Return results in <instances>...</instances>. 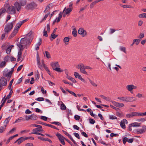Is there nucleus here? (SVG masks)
<instances>
[{"instance_id":"f03ea898","label":"nucleus","mask_w":146,"mask_h":146,"mask_svg":"<svg viewBox=\"0 0 146 146\" xmlns=\"http://www.w3.org/2000/svg\"><path fill=\"white\" fill-rule=\"evenodd\" d=\"M50 65L51 66L53 69L58 72H61L63 71V70H61L59 67L58 62H52L50 64Z\"/></svg>"},{"instance_id":"5fc2aeb1","label":"nucleus","mask_w":146,"mask_h":146,"mask_svg":"<svg viewBox=\"0 0 146 146\" xmlns=\"http://www.w3.org/2000/svg\"><path fill=\"white\" fill-rule=\"evenodd\" d=\"M89 122L90 123L92 124H94L95 122V121L94 119L91 118L90 119Z\"/></svg>"},{"instance_id":"ddd939ff","label":"nucleus","mask_w":146,"mask_h":146,"mask_svg":"<svg viewBox=\"0 0 146 146\" xmlns=\"http://www.w3.org/2000/svg\"><path fill=\"white\" fill-rule=\"evenodd\" d=\"M23 49H22L21 48H19L18 54L17 61H19L22 58V51Z\"/></svg>"},{"instance_id":"69168bd1","label":"nucleus","mask_w":146,"mask_h":146,"mask_svg":"<svg viewBox=\"0 0 146 146\" xmlns=\"http://www.w3.org/2000/svg\"><path fill=\"white\" fill-rule=\"evenodd\" d=\"M25 113L26 114H29L31 113L32 112L29 109H27L25 111Z\"/></svg>"},{"instance_id":"0e129e2a","label":"nucleus","mask_w":146,"mask_h":146,"mask_svg":"<svg viewBox=\"0 0 146 146\" xmlns=\"http://www.w3.org/2000/svg\"><path fill=\"white\" fill-rule=\"evenodd\" d=\"M23 66V65H22L20 66H19L17 68V71L18 72L19 71L22 69V68Z\"/></svg>"},{"instance_id":"6ab92c4d","label":"nucleus","mask_w":146,"mask_h":146,"mask_svg":"<svg viewBox=\"0 0 146 146\" xmlns=\"http://www.w3.org/2000/svg\"><path fill=\"white\" fill-rule=\"evenodd\" d=\"M52 7V4H49L47 7H46L45 10L44 11V13H46V11H48H48H49L51 7Z\"/></svg>"},{"instance_id":"c756f323","label":"nucleus","mask_w":146,"mask_h":146,"mask_svg":"<svg viewBox=\"0 0 146 146\" xmlns=\"http://www.w3.org/2000/svg\"><path fill=\"white\" fill-rule=\"evenodd\" d=\"M26 3V2L25 0H21L20 1V5L21 6L25 5Z\"/></svg>"},{"instance_id":"5701e85b","label":"nucleus","mask_w":146,"mask_h":146,"mask_svg":"<svg viewBox=\"0 0 146 146\" xmlns=\"http://www.w3.org/2000/svg\"><path fill=\"white\" fill-rule=\"evenodd\" d=\"M62 13H63L60 12L59 14L58 18L56 19V20L57 19L56 22L57 23L60 21V19L62 16Z\"/></svg>"},{"instance_id":"79ce46f5","label":"nucleus","mask_w":146,"mask_h":146,"mask_svg":"<svg viewBox=\"0 0 146 146\" xmlns=\"http://www.w3.org/2000/svg\"><path fill=\"white\" fill-rule=\"evenodd\" d=\"M139 17L140 18L144 17L146 18V13L140 14L139 15Z\"/></svg>"},{"instance_id":"09e8293b","label":"nucleus","mask_w":146,"mask_h":146,"mask_svg":"<svg viewBox=\"0 0 146 146\" xmlns=\"http://www.w3.org/2000/svg\"><path fill=\"white\" fill-rule=\"evenodd\" d=\"M11 46L9 47L6 50V53L7 54H9L11 51Z\"/></svg>"},{"instance_id":"4d7b16f0","label":"nucleus","mask_w":146,"mask_h":146,"mask_svg":"<svg viewBox=\"0 0 146 146\" xmlns=\"http://www.w3.org/2000/svg\"><path fill=\"white\" fill-rule=\"evenodd\" d=\"M39 78V74L38 72L36 75L35 76V80H38Z\"/></svg>"},{"instance_id":"4468645a","label":"nucleus","mask_w":146,"mask_h":146,"mask_svg":"<svg viewBox=\"0 0 146 146\" xmlns=\"http://www.w3.org/2000/svg\"><path fill=\"white\" fill-rule=\"evenodd\" d=\"M127 120L125 119H124L121 121L120 125L122 128L124 129L125 127V124H127Z\"/></svg>"},{"instance_id":"cd10ccee","label":"nucleus","mask_w":146,"mask_h":146,"mask_svg":"<svg viewBox=\"0 0 146 146\" xmlns=\"http://www.w3.org/2000/svg\"><path fill=\"white\" fill-rule=\"evenodd\" d=\"M16 131V128L14 127L11 129L8 133H7V135L12 134Z\"/></svg>"},{"instance_id":"f704fd0d","label":"nucleus","mask_w":146,"mask_h":146,"mask_svg":"<svg viewBox=\"0 0 146 146\" xmlns=\"http://www.w3.org/2000/svg\"><path fill=\"white\" fill-rule=\"evenodd\" d=\"M72 8H68L66 9V12H65V13L66 14H69L70 12L72 11Z\"/></svg>"},{"instance_id":"6e6552de","label":"nucleus","mask_w":146,"mask_h":146,"mask_svg":"<svg viewBox=\"0 0 146 146\" xmlns=\"http://www.w3.org/2000/svg\"><path fill=\"white\" fill-rule=\"evenodd\" d=\"M78 33L81 35L82 36L84 37L87 35V33L86 31L83 28H80L78 31Z\"/></svg>"},{"instance_id":"dca6fc26","label":"nucleus","mask_w":146,"mask_h":146,"mask_svg":"<svg viewBox=\"0 0 146 146\" xmlns=\"http://www.w3.org/2000/svg\"><path fill=\"white\" fill-rule=\"evenodd\" d=\"M137 100V99L134 97H127V102H134Z\"/></svg>"},{"instance_id":"bf43d9fd","label":"nucleus","mask_w":146,"mask_h":146,"mask_svg":"<svg viewBox=\"0 0 146 146\" xmlns=\"http://www.w3.org/2000/svg\"><path fill=\"white\" fill-rule=\"evenodd\" d=\"M144 37V34L142 33H141L140 35L138 37L139 38H142Z\"/></svg>"},{"instance_id":"052dcab7","label":"nucleus","mask_w":146,"mask_h":146,"mask_svg":"<svg viewBox=\"0 0 146 146\" xmlns=\"http://www.w3.org/2000/svg\"><path fill=\"white\" fill-rule=\"evenodd\" d=\"M74 136L76 137L77 138H78V139H80V137L79 136V135L78 133H74Z\"/></svg>"},{"instance_id":"2f4dec72","label":"nucleus","mask_w":146,"mask_h":146,"mask_svg":"<svg viewBox=\"0 0 146 146\" xmlns=\"http://www.w3.org/2000/svg\"><path fill=\"white\" fill-rule=\"evenodd\" d=\"M6 63V62L3 61L1 62L0 64V67L1 68H3L5 67Z\"/></svg>"},{"instance_id":"a878e982","label":"nucleus","mask_w":146,"mask_h":146,"mask_svg":"<svg viewBox=\"0 0 146 146\" xmlns=\"http://www.w3.org/2000/svg\"><path fill=\"white\" fill-rule=\"evenodd\" d=\"M140 123H137L135 122L130 124L131 126L133 127H138L140 126Z\"/></svg>"},{"instance_id":"6e6d98bb","label":"nucleus","mask_w":146,"mask_h":146,"mask_svg":"<svg viewBox=\"0 0 146 146\" xmlns=\"http://www.w3.org/2000/svg\"><path fill=\"white\" fill-rule=\"evenodd\" d=\"M68 137L71 140L74 144H76L75 141L73 139L71 136L70 135H68Z\"/></svg>"},{"instance_id":"e2e57ef3","label":"nucleus","mask_w":146,"mask_h":146,"mask_svg":"<svg viewBox=\"0 0 146 146\" xmlns=\"http://www.w3.org/2000/svg\"><path fill=\"white\" fill-rule=\"evenodd\" d=\"M110 106L112 108L115 110L117 111L119 110L118 108L115 107L111 105H110Z\"/></svg>"},{"instance_id":"423d86ee","label":"nucleus","mask_w":146,"mask_h":146,"mask_svg":"<svg viewBox=\"0 0 146 146\" xmlns=\"http://www.w3.org/2000/svg\"><path fill=\"white\" fill-rule=\"evenodd\" d=\"M7 12V13L11 14H14L16 13V10L13 6H11L8 8Z\"/></svg>"},{"instance_id":"bb28decb","label":"nucleus","mask_w":146,"mask_h":146,"mask_svg":"<svg viewBox=\"0 0 146 146\" xmlns=\"http://www.w3.org/2000/svg\"><path fill=\"white\" fill-rule=\"evenodd\" d=\"M74 75L76 78H78L79 79H80L82 77L78 73L76 72H74Z\"/></svg>"},{"instance_id":"393cba45","label":"nucleus","mask_w":146,"mask_h":146,"mask_svg":"<svg viewBox=\"0 0 146 146\" xmlns=\"http://www.w3.org/2000/svg\"><path fill=\"white\" fill-rule=\"evenodd\" d=\"M117 99L123 101L127 102V97H119L117 98Z\"/></svg>"},{"instance_id":"a18cd8bd","label":"nucleus","mask_w":146,"mask_h":146,"mask_svg":"<svg viewBox=\"0 0 146 146\" xmlns=\"http://www.w3.org/2000/svg\"><path fill=\"white\" fill-rule=\"evenodd\" d=\"M121 7L124 8H132L133 7L131 5H122Z\"/></svg>"},{"instance_id":"680f3d73","label":"nucleus","mask_w":146,"mask_h":146,"mask_svg":"<svg viewBox=\"0 0 146 146\" xmlns=\"http://www.w3.org/2000/svg\"><path fill=\"white\" fill-rule=\"evenodd\" d=\"M80 118V117L79 116L77 115H75L74 116V118L75 119L77 120H78Z\"/></svg>"},{"instance_id":"0eeeda50","label":"nucleus","mask_w":146,"mask_h":146,"mask_svg":"<svg viewBox=\"0 0 146 146\" xmlns=\"http://www.w3.org/2000/svg\"><path fill=\"white\" fill-rule=\"evenodd\" d=\"M126 88L131 93H133V90L137 89V86H135L133 84H130L127 85L126 86Z\"/></svg>"},{"instance_id":"e433bc0d","label":"nucleus","mask_w":146,"mask_h":146,"mask_svg":"<svg viewBox=\"0 0 146 146\" xmlns=\"http://www.w3.org/2000/svg\"><path fill=\"white\" fill-rule=\"evenodd\" d=\"M136 132L138 133H144L145 131L143 129H138L136 130Z\"/></svg>"},{"instance_id":"a19ab883","label":"nucleus","mask_w":146,"mask_h":146,"mask_svg":"<svg viewBox=\"0 0 146 146\" xmlns=\"http://www.w3.org/2000/svg\"><path fill=\"white\" fill-rule=\"evenodd\" d=\"M45 54H44V56L46 55V57L48 58H50V54L49 53V52L48 51H46L45 52Z\"/></svg>"},{"instance_id":"412c9836","label":"nucleus","mask_w":146,"mask_h":146,"mask_svg":"<svg viewBox=\"0 0 146 146\" xmlns=\"http://www.w3.org/2000/svg\"><path fill=\"white\" fill-rule=\"evenodd\" d=\"M72 33V35L74 37H76V36L77 35V31L75 27L73 29Z\"/></svg>"},{"instance_id":"c03bdc74","label":"nucleus","mask_w":146,"mask_h":146,"mask_svg":"<svg viewBox=\"0 0 146 146\" xmlns=\"http://www.w3.org/2000/svg\"><path fill=\"white\" fill-rule=\"evenodd\" d=\"M69 40L70 39L68 37H66L64 38L63 41L65 43L68 42L69 41Z\"/></svg>"},{"instance_id":"473e14b6","label":"nucleus","mask_w":146,"mask_h":146,"mask_svg":"<svg viewBox=\"0 0 146 146\" xmlns=\"http://www.w3.org/2000/svg\"><path fill=\"white\" fill-rule=\"evenodd\" d=\"M33 131L35 132H37L38 131L42 132L43 131V129H40L38 128H35L33 130Z\"/></svg>"},{"instance_id":"603ef678","label":"nucleus","mask_w":146,"mask_h":146,"mask_svg":"<svg viewBox=\"0 0 146 146\" xmlns=\"http://www.w3.org/2000/svg\"><path fill=\"white\" fill-rule=\"evenodd\" d=\"M47 31L45 30V29H44V32H43V36H45L46 37H47L48 35L47 34Z\"/></svg>"},{"instance_id":"4c0bfd02","label":"nucleus","mask_w":146,"mask_h":146,"mask_svg":"<svg viewBox=\"0 0 146 146\" xmlns=\"http://www.w3.org/2000/svg\"><path fill=\"white\" fill-rule=\"evenodd\" d=\"M11 117V116H9L7 118H6V119L5 120L4 122V123L5 124V123L6 124H7L8 123V122L9 121V120H10Z\"/></svg>"},{"instance_id":"f257e3e1","label":"nucleus","mask_w":146,"mask_h":146,"mask_svg":"<svg viewBox=\"0 0 146 146\" xmlns=\"http://www.w3.org/2000/svg\"><path fill=\"white\" fill-rule=\"evenodd\" d=\"M32 32L31 31L25 35V37L21 39L20 42L17 44L19 48H21L22 49H24L25 47L27 48V46L30 44L33 39V36L32 35Z\"/></svg>"},{"instance_id":"ea45409f","label":"nucleus","mask_w":146,"mask_h":146,"mask_svg":"<svg viewBox=\"0 0 146 146\" xmlns=\"http://www.w3.org/2000/svg\"><path fill=\"white\" fill-rule=\"evenodd\" d=\"M50 11H48V13H47V14L45 16H44V17L42 19L41 21H40V22H42V21H44V20H45L47 18V17H48V15H49L50 14Z\"/></svg>"},{"instance_id":"1a4fd4ad","label":"nucleus","mask_w":146,"mask_h":146,"mask_svg":"<svg viewBox=\"0 0 146 146\" xmlns=\"http://www.w3.org/2000/svg\"><path fill=\"white\" fill-rule=\"evenodd\" d=\"M56 136L58 137L59 139L60 140L61 143L63 145H65L64 139L65 138L62 135L59 133H57L56 134Z\"/></svg>"},{"instance_id":"37998d69","label":"nucleus","mask_w":146,"mask_h":146,"mask_svg":"<svg viewBox=\"0 0 146 146\" xmlns=\"http://www.w3.org/2000/svg\"><path fill=\"white\" fill-rule=\"evenodd\" d=\"M58 35L54 34V33H52L51 35V36L52 39H53L56 38L58 36Z\"/></svg>"},{"instance_id":"aec40b11","label":"nucleus","mask_w":146,"mask_h":146,"mask_svg":"<svg viewBox=\"0 0 146 146\" xmlns=\"http://www.w3.org/2000/svg\"><path fill=\"white\" fill-rule=\"evenodd\" d=\"M102 0H97V1H95L92 2V3H91V4L90 5V8H91V9H92V8L97 3L101 1Z\"/></svg>"},{"instance_id":"49530a36","label":"nucleus","mask_w":146,"mask_h":146,"mask_svg":"<svg viewBox=\"0 0 146 146\" xmlns=\"http://www.w3.org/2000/svg\"><path fill=\"white\" fill-rule=\"evenodd\" d=\"M38 40V42L36 45V46H39L41 44V42H42V39L40 38H39Z\"/></svg>"},{"instance_id":"f8f14e48","label":"nucleus","mask_w":146,"mask_h":146,"mask_svg":"<svg viewBox=\"0 0 146 146\" xmlns=\"http://www.w3.org/2000/svg\"><path fill=\"white\" fill-rule=\"evenodd\" d=\"M139 115L138 112H132L131 113L127 114L126 116L127 117L130 118L134 116H138V115Z\"/></svg>"},{"instance_id":"7c9ffc66","label":"nucleus","mask_w":146,"mask_h":146,"mask_svg":"<svg viewBox=\"0 0 146 146\" xmlns=\"http://www.w3.org/2000/svg\"><path fill=\"white\" fill-rule=\"evenodd\" d=\"M60 107L61 109L62 110H65L66 108L65 105L63 103L61 104Z\"/></svg>"},{"instance_id":"3c124183","label":"nucleus","mask_w":146,"mask_h":146,"mask_svg":"<svg viewBox=\"0 0 146 146\" xmlns=\"http://www.w3.org/2000/svg\"><path fill=\"white\" fill-rule=\"evenodd\" d=\"M128 140V138L127 137H124L123 139V142L124 144H125Z\"/></svg>"},{"instance_id":"13d9d810","label":"nucleus","mask_w":146,"mask_h":146,"mask_svg":"<svg viewBox=\"0 0 146 146\" xmlns=\"http://www.w3.org/2000/svg\"><path fill=\"white\" fill-rule=\"evenodd\" d=\"M36 100H37L38 101H42L44 100V98H38L35 99Z\"/></svg>"},{"instance_id":"7ed1b4c3","label":"nucleus","mask_w":146,"mask_h":146,"mask_svg":"<svg viewBox=\"0 0 146 146\" xmlns=\"http://www.w3.org/2000/svg\"><path fill=\"white\" fill-rule=\"evenodd\" d=\"M76 68L78 69H80V72L84 74L87 75V73L85 70V68L84 67V65L82 63L76 66Z\"/></svg>"},{"instance_id":"9d476101","label":"nucleus","mask_w":146,"mask_h":146,"mask_svg":"<svg viewBox=\"0 0 146 146\" xmlns=\"http://www.w3.org/2000/svg\"><path fill=\"white\" fill-rule=\"evenodd\" d=\"M0 84L2 86H6L7 84V81L6 79L2 77L0 79Z\"/></svg>"},{"instance_id":"b1692460","label":"nucleus","mask_w":146,"mask_h":146,"mask_svg":"<svg viewBox=\"0 0 146 146\" xmlns=\"http://www.w3.org/2000/svg\"><path fill=\"white\" fill-rule=\"evenodd\" d=\"M140 41V40L139 39H134L133 40V43L131 44V46H132L133 45V44L135 43V42H136V44L137 45L139 44V42Z\"/></svg>"},{"instance_id":"2eb2a0df","label":"nucleus","mask_w":146,"mask_h":146,"mask_svg":"<svg viewBox=\"0 0 146 146\" xmlns=\"http://www.w3.org/2000/svg\"><path fill=\"white\" fill-rule=\"evenodd\" d=\"M14 5L15 9H16L17 11H19L21 8V6L20 5L19 3L17 2H16L14 3Z\"/></svg>"},{"instance_id":"864d4df0","label":"nucleus","mask_w":146,"mask_h":146,"mask_svg":"<svg viewBox=\"0 0 146 146\" xmlns=\"http://www.w3.org/2000/svg\"><path fill=\"white\" fill-rule=\"evenodd\" d=\"M40 118L45 121H47V117L44 116H41Z\"/></svg>"},{"instance_id":"9b49d317","label":"nucleus","mask_w":146,"mask_h":146,"mask_svg":"<svg viewBox=\"0 0 146 146\" xmlns=\"http://www.w3.org/2000/svg\"><path fill=\"white\" fill-rule=\"evenodd\" d=\"M112 102L115 106L118 108H122L124 106V105L123 103H118L114 101H112Z\"/></svg>"},{"instance_id":"c85d7f7f","label":"nucleus","mask_w":146,"mask_h":146,"mask_svg":"<svg viewBox=\"0 0 146 146\" xmlns=\"http://www.w3.org/2000/svg\"><path fill=\"white\" fill-rule=\"evenodd\" d=\"M6 127V125H5L4 127H0V133H2L5 131Z\"/></svg>"},{"instance_id":"4be33fe9","label":"nucleus","mask_w":146,"mask_h":146,"mask_svg":"<svg viewBox=\"0 0 146 146\" xmlns=\"http://www.w3.org/2000/svg\"><path fill=\"white\" fill-rule=\"evenodd\" d=\"M30 119L32 120H36L37 118V117L35 115L32 114L30 115Z\"/></svg>"},{"instance_id":"a211bd4d","label":"nucleus","mask_w":146,"mask_h":146,"mask_svg":"<svg viewBox=\"0 0 146 146\" xmlns=\"http://www.w3.org/2000/svg\"><path fill=\"white\" fill-rule=\"evenodd\" d=\"M12 73V72L11 71L7 73H4L3 75L4 77H7L10 78L11 76Z\"/></svg>"},{"instance_id":"39448f33","label":"nucleus","mask_w":146,"mask_h":146,"mask_svg":"<svg viewBox=\"0 0 146 146\" xmlns=\"http://www.w3.org/2000/svg\"><path fill=\"white\" fill-rule=\"evenodd\" d=\"M37 7V5L35 3L33 2L28 4L25 7L27 10H32Z\"/></svg>"},{"instance_id":"338daca9","label":"nucleus","mask_w":146,"mask_h":146,"mask_svg":"<svg viewBox=\"0 0 146 146\" xmlns=\"http://www.w3.org/2000/svg\"><path fill=\"white\" fill-rule=\"evenodd\" d=\"M25 119L26 120H28L30 119V116L26 115L25 116Z\"/></svg>"},{"instance_id":"72a5a7b5","label":"nucleus","mask_w":146,"mask_h":146,"mask_svg":"<svg viewBox=\"0 0 146 146\" xmlns=\"http://www.w3.org/2000/svg\"><path fill=\"white\" fill-rule=\"evenodd\" d=\"M120 50L122 51L123 52L125 53H126V48L123 46H121L119 48Z\"/></svg>"},{"instance_id":"20e7f679","label":"nucleus","mask_w":146,"mask_h":146,"mask_svg":"<svg viewBox=\"0 0 146 146\" xmlns=\"http://www.w3.org/2000/svg\"><path fill=\"white\" fill-rule=\"evenodd\" d=\"M14 23H8L5 26L4 29V31L6 34H8V33L11 30L13 26Z\"/></svg>"},{"instance_id":"f3484780","label":"nucleus","mask_w":146,"mask_h":146,"mask_svg":"<svg viewBox=\"0 0 146 146\" xmlns=\"http://www.w3.org/2000/svg\"><path fill=\"white\" fill-rule=\"evenodd\" d=\"M18 30L17 28H15L13 33L10 35L9 38L11 39L16 35L18 31Z\"/></svg>"},{"instance_id":"8fccbe9b","label":"nucleus","mask_w":146,"mask_h":146,"mask_svg":"<svg viewBox=\"0 0 146 146\" xmlns=\"http://www.w3.org/2000/svg\"><path fill=\"white\" fill-rule=\"evenodd\" d=\"M37 64L38 65H40V58L38 54H37Z\"/></svg>"},{"instance_id":"c9c22d12","label":"nucleus","mask_w":146,"mask_h":146,"mask_svg":"<svg viewBox=\"0 0 146 146\" xmlns=\"http://www.w3.org/2000/svg\"><path fill=\"white\" fill-rule=\"evenodd\" d=\"M89 81L90 83L94 86L97 87V85L90 79H89Z\"/></svg>"},{"instance_id":"58836bf2","label":"nucleus","mask_w":146,"mask_h":146,"mask_svg":"<svg viewBox=\"0 0 146 146\" xmlns=\"http://www.w3.org/2000/svg\"><path fill=\"white\" fill-rule=\"evenodd\" d=\"M13 93V91L11 89V90L10 91L9 94L8 95H7V97H6V99H8L9 98H10L11 97V94H12Z\"/></svg>"},{"instance_id":"de8ad7c7","label":"nucleus","mask_w":146,"mask_h":146,"mask_svg":"<svg viewBox=\"0 0 146 146\" xmlns=\"http://www.w3.org/2000/svg\"><path fill=\"white\" fill-rule=\"evenodd\" d=\"M52 124H55L57 125H58L59 126H60L61 125V123L59 122H53L52 123Z\"/></svg>"},{"instance_id":"774afa93","label":"nucleus","mask_w":146,"mask_h":146,"mask_svg":"<svg viewBox=\"0 0 146 146\" xmlns=\"http://www.w3.org/2000/svg\"><path fill=\"white\" fill-rule=\"evenodd\" d=\"M25 146H33V145L32 143H28L25 144Z\"/></svg>"}]
</instances>
